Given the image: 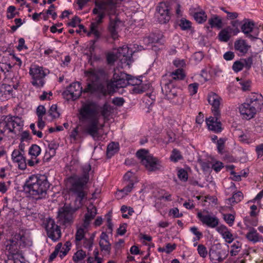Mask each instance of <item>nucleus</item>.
Masks as SVG:
<instances>
[{"label":"nucleus","instance_id":"obj_1","mask_svg":"<svg viewBox=\"0 0 263 263\" xmlns=\"http://www.w3.org/2000/svg\"><path fill=\"white\" fill-rule=\"evenodd\" d=\"M83 174L82 176L74 175L69 178V181L71 184L70 191L76 196V201L79 202L78 208H72L68 205H64L58 211V219L61 224L66 227L70 226L75 218V213L82 205V200L87 196L84 191L86 184L89 180V172L91 170L89 164L85 165L82 167Z\"/></svg>","mask_w":263,"mask_h":263},{"label":"nucleus","instance_id":"obj_2","mask_svg":"<svg viewBox=\"0 0 263 263\" xmlns=\"http://www.w3.org/2000/svg\"><path fill=\"white\" fill-rule=\"evenodd\" d=\"M99 107L92 102L83 104L80 110V120L83 123V133L90 136L96 141L101 138L99 133Z\"/></svg>","mask_w":263,"mask_h":263},{"label":"nucleus","instance_id":"obj_3","mask_svg":"<svg viewBox=\"0 0 263 263\" xmlns=\"http://www.w3.org/2000/svg\"><path fill=\"white\" fill-rule=\"evenodd\" d=\"M118 0H96L95 2V7L92 10V13L97 15L95 18V22L90 24V31L87 34L88 36L92 33L96 37V40L90 41L89 51L91 54L95 49V44L100 36V32L98 30L99 24L102 23L105 15H111L115 12L116 4Z\"/></svg>","mask_w":263,"mask_h":263},{"label":"nucleus","instance_id":"obj_4","mask_svg":"<svg viewBox=\"0 0 263 263\" xmlns=\"http://www.w3.org/2000/svg\"><path fill=\"white\" fill-rule=\"evenodd\" d=\"M50 184L46 176L32 175L26 180L25 187L30 196L35 199L45 197Z\"/></svg>","mask_w":263,"mask_h":263},{"label":"nucleus","instance_id":"obj_5","mask_svg":"<svg viewBox=\"0 0 263 263\" xmlns=\"http://www.w3.org/2000/svg\"><path fill=\"white\" fill-rule=\"evenodd\" d=\"M23 126L22 119L16 116H3L0 119V140L9 133L16 134Z\"/></svg>","mask_w":263,"mask_h":263},{"label":"nucleus","instance_id":"obj_6","mask_svg":"<svg viewBox=\"0 0 263 263\" xmlns=\"http://www.w3.org/2000/svg\"><path fill=\"white\" fill-rule=\"evenodd\" d=\"M102 70L91 69L85 72L86 76L90 82L87 84L86 87L84 89L83 92L85 93H93L98 91L100 88L98 85V81L100 79V75L103 73Z\"/></svg>","mask_w":263,"mask_h":263},{"label":"nucleus","instance_id":"obj_7","mask_svg":"<svg viewBox=\"0 0 263 263\" xmlns=\"http://www.w3.org/2000/svg\"><path fill=\"white\" fill-rule=\"evenodd\" d=\"M128 74L123 72H115L113 75V80L107 84V88L110 91H115L116 89L124 88L128 84Z\"/></svg>","mask_w":263,"mask_h":263},{"label":"nucleus","instance_id":"obj_8","mask_svg":"<svg viewBox=\"0 0 263 263\" xmlns=\"http://www.w3.org/2000/svg\"><path fill=\"white\" fill-rule=\"evenodd\" d=\"M29 73L32 76V84L37 87H43L45 83L46 73L43 67L34 65L30 68Z\"/></svg>","mask_w":263,"mask_h":263},{"label":"nucleus","instance_id":"obj_9","mask_svg":"<svg viewBox=\"0 0 263 263\" xmlns=\"http://www.w3.org/2000/svg\"><path fill=\"white\" fill-rule=\"evenodd\" d=\"M197 216L203 225H205L209 228L217 229L220 226L219 224L220 222L219 218L207 211L198 212Z\"/></svg>","mask_w":263,"mask_h":263},{"label":"nucleus","instance_id":"obj_10","mask_svg":"<svg viewBox=\"0 0 263 263\" xmlns=\"http://www.w3.org/2000/svg\"><path fill=\"white\" fill-rule=\"evenodd\" d=\"M170 9L171 7L167 2L159 4L156 16L160 23L165 24L169 21L171 18Z\"/></svg>","mask_w":263,"mask_h":263},{"label":"nucleus","instance_id":"obj_11","mask_svg":"<svg viewBox=\"0 0 263 263\" xmlns=\"http://www.w3.org/2000/svg\"><path fill=\"white\" fill-rule=\"evenodd\" d=\"M228 255V252L222 249L220 244H217L215 247L209 251V256L213 263L222 262Z\"/></svg>","mask_w":263,"mask_h":263},{"label":"nucleus","instance_id":"obj_12","mask_svg":"<svg viewBox=\"0 0 263 263\" xmlns=\"http://www.w3.org/2000/svg\"><path fill=\"white\" fill-rule=\"evenodd\" d=\"M46 231L48 237L53 241H58L61 237L62 233L60 227L52 219L47 220Z\"/></svg>","mask_w":263,"mask_h":263},{"label":"nucleus","instance_id":"obj_13","mask_svg":"<svg viewBox=\"0 0 263 263\" xmlns=\"http://www.w3.org/2000/svg\"><path fill=\"white\" fill-rule=\"evenodd\" d=\"M241 31L252 41L257 39L259 34V29L255 27L253 21H246L241 26Z\"/></svg>","mask_w":263,"mask_h":263},{"label":"nucleus","instance_id":"obj_14","mask_svg":"<svg viewBox=\"0 0 263 263\" xmlns=\"http://www.w3.org/2000/svg\"><path fill=\"white\" fill-rule=\"evenodd\" d=\"M208 100L209 103L212 106L213 115L217 117L220 116V106L221 105V98L216 93L210 92L208 94Z\"/></svg>","mask_w":263,"mask_h":263},{"label":"nucleus","instance_id":"obj_15","mask_svg":"<svg viewBox=\"0 0 263 263\" xmlns=\"http://www.w3.org/2000/svg\"><path fill=\"white\" fill-rule=\"evenodd\" d=\"M82 91L83 90L81 83L76 82L68 86L64 93L67 97V99L75 100L80 97Z\"/></svg>","mask_w":263,"mask_h":263},{"label":"nucleus","instance_id":"obj_16","mask_svg":"<svg viewBox=\"0 0 263 263\" xmlns=\"http://www.w3.org/2000/svg\"><path fill=\"white\" fill-rule=\"evenodd\" d=\"M136 51V50L134 51L130 50L129 47L126 45L119 48L117 52L119 60L122 63H126L128 65H130L132 62V54Z\"/></svg>","mask_w":263,"mask_h":263},{"label":"nucleus","instance_id":"obj_17","mask_svg":"<svg viewBox=\"0 0 263 263\" xmlns=\"http://www.w3.org/2000/svg\"><path fill=\"white\" fill-rule=\"evenodd\" d=\"M142 164L146 170L150 172L160 170L162 167L161 162L157 158L151 155L148 157L146 160H143Z\"/></svg>","mask_w":263,"mask_h":263},{"label":"nucleus","instance_id":"obj_18","mask_svg":"<svg viewBox=\"0 0 263 263\" xmlns=\"http://www.w3.org/2000/svg\"><path fill=\"white\" fill-rule=\"evenodd\" d=\"M163 93L168 100H172L177 96L178 89L174 87L172 80H169L168 82L165 83L162 87Z\"/></svg>","mask_w":263,"mask_h":263},{"label":"nucleus","instance_id":"obj_19","mask_svg":"<svg viewBox=\"0 0 263 263\" xmlns=\"http://www.w3.org/2000/svg\"><path fill=\"white\" fill-rule=\"evenodd\" d=\"M220 116H213L206 119V123L210 130L213 131L216 133H220L222 131L221 122L218 121Z\"/></svg>","mask_w":263,"mask_h":263},{"label":"nucleus","instance_id":"obj_20","mask_svg":"<svg viewBox=\"0 0 263 263\" xmlns=\"http://www.w3.org/2000/svg\"><path fill=\"white\" fill-rule=\"evenodd\" d=\"M257 112L263 109V98L260 95L252 94L247 100Z\"/></svg>","mask_w":263,"mask_h":263},{"label":"nucleus","instance_id":"obj_21","mask_svg":"<svg viewBox=\"0 0 263 263\" xmlns=\"http://www.w3.org/2000/svg\"><path fill=\"white\" fill-rule=\"evenodd\" d=\"M239 111L246 119L253 118L257 113L247 101L239 107Z\"/></svg>","mask_w":263,"mask_h":263},{"label":"nucleus","instance_id":"obj_22","mask_svg":"<svg viewBox=\"0 0 263 263\" xmlns=\"http://www.w3.org/2000/svg\"><path fill=\"white\" fill-rule=\"evenodd\" d=\"M216 231L221 235L225 242L231 243L234 240V236L230 230L224 224H221L217 228Z\"/></svg>","mask_w":263,"mask_h":263},{"label":"nucleus","instance_id":"obj_23","mask_svg":"<svg viewBox=\"0 0 263 263\" xmlns=\"http://www.w3.org/2000/svg\"><path fill=\"white\" fill-rule=\"evenodd\" d=\"M108 236L105 232H102L100 236L99 246L102 251L109 254L111 251V243L108 240Z\"/></svg>","mask_w":263,"mask_h":263},{"label":"nucleus","instance_id":"obj_24","mask_svg":"<svg viewBox=\"0 0 263 263\" xmlns=\"http://www.w3.org/2000/svg\"><path fill=\"white\" fill-rule=\"evenodd\" d=\"M12 159L17 162L20 168L23 170L26 167V159L23 154L18 149H14L12 154Z\"/></svg>","mask_w":263,"mask_h":263},{"label":"nucleus","instance_id":"obj_25","mask_svg":"<svg viewBox=\"0 0 263 263\" xmlns=\"http://www.w3.org/2000/svg\"><path fill=\"white\" fill-rule=\"evenodd\" d=\"M97 214V209L93 205H89L87 212L85 214L83 227L87 228L90 222L95 217Z\"/></svg>","mask_w":263,"mask_h":263},{"label":"nucleus","instance_id":"obj_26","mask_svg":"<svg viewBox=\"0 0 263 263\" xmlns=\"http://www.w3.org/2000/svg\"><path fill=\"white\" fill-rule=\"evenodd\" d=\"M48 148L46 149L45 157L46 159L49 160L56 154V150L59 147V144L56 141L52 140L51 141H47Z\"/></svg>","mask_w":263,"mask_h":263},{"label":"nucleus","instance_id":"obj_27","mask_svg":"<svg viewBox=\"0 0 263 263\" xmlns=\"http://www.w3.org/2000/svg\"><path fill=\"white\" fill-rule=\"evenodd\" d=\"M248 230L246 235V238L248 241L255 243L262 240V237L254 228L250 227Z\"/></svg>","mask_w":263,"mask_h":263},{"label":"nucleus","instance_id":"obj_28","mask_svg":"<svg viewBox=\"0 0 263 263\" xmlns=\"http://www.w3.org/2000/svg\"><path fill=\"white\" fill-rule=\"evenodd\" d=\"M234 47L236 50L245 54L248 52L250 46L247 44L245 40H238L235 42Z\"/></svg>","mask_w":263,"mask_h":263},{"label":"nucleus","instance_id":"obj_29","mask_svg":"<svg viewBox=\"0 0 263 263\" xmlns=\"http://www.w3.org/2000/svg\"><path fill=\"white\" fill-rule=\"evenodd\" d=\"M162 37L160 33H152L143 39V42L145 45H149L150 44L159 42Z\"/></svg>","mask_w":263,"mask_h":263},{"label":"nucleus","instance_id":"obj_30","mask_svg":"<svg viewBox=\"0 0 263 263\" xmlns=\"http://www.w3.org/2000/svg\"><path fill=\"white\" fill-rule=\"evenodd\" d=\"M135 80V83H132V85L134 86L132 90L133 92L135 93H141L144 92L146 90V86L142 84V81L141 80Z\"/></svg>","mask_w":263,"mask_h":263},{"label":"nucleus","instance_id":"obj_31","mask_svg":"<svg viewBox=\"0 0 263 263\" xmlns=\"http://www.w3.org/2000/svg\"><path fill=\"white\" fill-rule=\"evenodd\" d=\"M119 150V144L118 143L111 142L109 143L107 148V156L108 158L112 157L115 154L118 152Z\"/></svg>","mask_w":263,"mask_h":263},{"label":"nucleus","instance_id":"obj_32","mask_svg":"<svg viewBox=\"0 0 263 263\" xmlns=\"http://www.w3.org/2000/svg\"><path fill=\"white\" fill-rule=\"evenodd\" d=\"M243 198V194L240 192H237L233 194L232 197L229 198L228 200L231 205L234 204L239 202Z\"/></svg>","mask_w":263,"mask_h":263},{"label":"nucleus","instance_id":"obj_33","mask_svg":"<svg viewBox=\"0 0 263 263\" xmlns=\"http://www.w3.org/2000/svg\"><path fill=\"white\" fill-rule=\"evenodd\" d=\"M208 22L211 27L220 28L221 27V20L217 15L211 17L209 18Z\"/></svg>","mask_w":263,"mask_h":263},{"label":"nucleus","instance_id":"obj_34","mask_svg":"<svg viewBox=\"0 0 263 263\" xmlns=\"http://www.w3.org/2000/svg\"><path fill=\"white\" fill-rule=\"evenodd\" d=\"M242 247V243L239 241H235L233 244L231 246V250L230 251V254L231 256H236L240 251Z\"/></svg>","mask_w":263,"mask_h":263},{"label":"nucleus","instance_id":"obj_35","mask_svg":"<svg viewBox=\"0 0 263 263\" xmlns=\"http://www.w3.org/2000/svg\"><path fill=\"white\" fill-rule=\"evenodd\" d=\"M41 152V149L39 146L33 144L29 148V154L35 159L40 154Z\"/></svg>","mask_w":263,"mask_h":263},{"label":"nucleus","instance_id":"obj_36","mask_svg":"<svg viewBox=\"0 0 263 263\" xmlns=\"http://www.w3.org/2000/svg\"><path fill=\"white\" fill-rule=\"evenodd\" d=\"M194 18L198 23H202L206 20L207 16L204 11L195 12L194 14Z\"/></svg>","mask_w":263,"mask_h":263},{"label":"nucleus","instance_id":"obj_37","mask_svg":"<svg viewBox=\"0 0 263 263\" xmlns=\"http://www.w3.org/2000/svg\"><path fill=\"white\" fill-rule=\"evenodd\" d=\"M172 79L175 80H183L185 77L183 69L178 68L171 73Z\"/></svg>","mask_w":263,"mask_h":263},{"label":"nucleus","instance_id":"obj_38","mask_svg":"<svg viewBox=\"0 0 263 263\" xmlns=\"http://www.w3.org/2000/svg\"><path fill=\"white\" fill-rule=\"evenodd\" d=\"M86 229L83 227V228L81 227L77 229L75 236V240L77 242L85 239L84 236L86 233Z\"/></svg>","mask_w":263,"mask_h":263},{"label":"nucleus","instance_id":"obj_39","mask_svg":"<svg viewBox=\"0 0 263 263\" xmlns=\"http://www.w3.org/2000/svg\"><path fill=\"white\" fill-rule=\"evenodd\" d=\"M137 157L140 160L142 164L143 163L144 160H146L148 157L151 155L149 154L148 152L144 149H141L138 151L136 153Z\"/></svg>","mask_w":263,"mask_h":263},{"label":"nucleus","instance_id":"obj_40","mask_svg":"<svg viewBox=\"0 0 263 263\" xmlns=\"http://www.w3.org/2000/svg\"><path fill=\"white\" fill-rule=\"evenodd\" d=\"M110 110V106L107 103L104 104V105L101 108V114L104 119H106L109 116Z\"/></svg>","mask_w":263,"mask_h":263},{"label":"nucleus","instance_id":"obj_41","mask_svg":"<svg viewBox=\"0 0 263 263\" xmlns=\"http://www.w3.org/2000/svg\"><path fill=\"white\" fill-rule=\"evenodd\" d=\"M223 218L224 221L230 227L234 224L235 216L232 214H223Z\"/></svg>","mask_w":263,"mask_h":263},{"label":"nucleus","instance_id":"obj_42","mask_svg":"<svg viewBox=\"0 0 263 263\" xmlns=\"http://www.w3.org/2000/svg\"><path fill=\"white\" fill-rule=\"evenodd\" d=\"M62 243L61 242L58 243L55 247L54 251L50 254L49 258V261H52L59 254L60 251L62 248Z\"/></svg>","mask_w":263,"mask_h":263},{"label":"nucleus","instance_id":"obj_43","mask_svg":"<svg viewBox=\"0 0 263 263\" xmlns=\"http://www.w3.org/2000/svg\"><path fill=\"white\" fill-rule=\"evenodd\" d=\"M94 236H91L89 239L85 238L83 240V247L87 249L89 251L91 250L93 244Z\"/></svg>","mask_w":263,"mask_h":263},{"label":"nucleus","instance_id":"obj_44","mask_svg":"<svg viewBox=\"0 0 263 263\" xmlns=\"http://www.w3.org/2000/svg\"><path fill=\"white\" fill-rule=\"evenodd\" d=\"M171 160L174 162H177L182 159L180 152L176 149H174L170 157Z\"/></svg>","mask_w":263,"mask_h":263},{"label":"nucleus","instance_id":"obj_45","mask_svg":"<svg viewBox=\"0 0 263 263\" xmlns=\"http://www.w3.org/2000/svg\"><path fill=\"white\" fill-rule=\"evenodd\" d=\"M230 37L229 32L226 29L221 30L219 34V40L221 41L227 42Z\"/></svg>","mask_w":263,"mask_h":263},{"label":"nucleus","instance_id":"obj_46","mask_svg":"<svg viewBox=\"0 0 263 263\" xmlns=\"http://www.w3.org/2000/svg\"><path fill=\"white\" fill-rule=\"evenodd\" d=\"M177 175L179 179L182 181L186 182L188 179L187 172L184 169H180L178 171Z\"/></svg>","mask_w":263,"mask_h":263},{"label":"nucleus","instance_id":"obj_47","mask_svg":"<svg viewBox=\"0 0 263 263\" xmlns=\"http://www.w3.org/2000/svg\"><path fill=\"white\" fill-rule=\"evenodd\" d=\"M197 251L200 256L202 258L206 257L208 255V251L206 248L203 245L200 244L198 246Z\"/></svg>","mask_w":263,"mask_h":263},{"label":"nucleus","instance_id":"obj_48","mask_svg":"<svg viewBox=\"0 0 263 263\" xmlns=\"http://www.w3.org/2000/svg\"><path fill=\"white\" fill-rule=\"evenodd\" d=\"M48 112L52 118H57L60 116V113L57 110V106L55 104H53L51 106Z\"/></svg>","mask_w":263,"mask_h":263},{"label":"nucleus","instance_id":"obj_49","mask_svg":"<svg viewBox=\"0 0 263 263\" xmlns=\"http://www.w3.org/2000/svg\"><path fill=\"white\" fill-rule=\"evenodd\" d=\"M86 253L82 250L78 251L73 256V258L75 260L80 261L83 260L86 256Z\"/></svg>","mask_w":263,"mask_h":263},{"label":"nucleus","instance_id":"obj_50","mask_svg":"<svg viewBox=\"0 0 263 263\" xmlns=\"http://www.w3.org/2000/svg\"><path fill=\"white\" fill-rule=\"evenodd\" d=\"M190 231L196 236L194 241L199 240L202 236V233L198 231V228L196 227H191Z\"/></svg>","mask_w":263,"mask_h":263},{"label":"nucleus","instance_id":"obj_51","mask_svg":"<svg viewBox=\"0 0 263 263\" xmlns=\"http://www.w3.org/2000/svg\"><path fill=\"white\" fill-rule=\"evenodd\" d=\"M134 184V183L133 181H130L123 189L120 191V192L124 193L125 195H127L128 193L130 192L133 189Z\"/></svg>","mask_w":263,"mask_h":263},{"label":"nucleus","instance_id":"obj_52","mask_svg":"<svg viewBox=\"0 0 263 263\" xmlns=\"http://www.w3.org/2000/svg\"><path fill=\"white\" fill-rule=\"evenodd\" d=\"M243 67L247 69H249L253 64V58L252 57H249L245 59L242 60Z\"/></svg>","mask_w":263,"mask_h":263},{"label":"nucleus","instance_id":"obj_53","mask_svg":"<svg viewBox=\"0 0 263 263\" xmlns=\"http://www.w3.org/2000/svg\"><path fill=\"white\" fill-rule=\"evenodd\" d=\"M198 84L196 83L191 84L188 86V89L191 95H194L197 92Z\"/></svg>","mask_w":263,"mask_h":263},{"label":"nucleus","instance_id":"obj_54","mask_svg":"<svg viewBox=\"0 0 263 263\" xmlns=\"http://www.w3.org/2000/svg\"><path fill=\"white\" fill-rule=\"evenodd\" d=\"M180 27L183 30H187L191 28V22L186 20L181 19L180 20V23L179 24Z\"/></svg>","mask_w":263,"mask_h":263},{"label":"nucleus","instance_id":"obj_55","mask_svg":"<svg viewBox=\"0 0 263 263\" xmlns=\"http://www.w3.org/2000/svg\"><path fill=\"white\" fill-rule=\"evenodd\" d=\"M243 67L242 61H236L233 65V69L236 72L241 70Z\"/></svg>","mask_w":263,"mask_h":263},{"label":"nucleus","instance_id":"obj_56","mask_svg":"<svg viewBox=\"0 0 263 263\" xmlns=\"http://www.w3.org/2000/svg\"><path fill=\"white\" fill-rule=\"evenodd\" d=\"M46 113V109L43 105H40L36 109V115L38 118H43V116Z\"/></svg>","mask_w":263,"mask_h":263},{"label":"nucleus","instance_id":"obj_57","mask_svg":"<svg viewBox=\"0 0 263 263\" xmlns=\"http://www.w3.org/2000/svg\"><path fill=\"white\" fill-rule=\"evenodd\" d=\"M15 7L13 6H10L8 8L7 17L8 19H11L15 16Z\"/></svg>","mask_w":263,"mask_h":263},{"label":"nucleus","instance_id":"obj_58","mask_svg":"<svg viewBox=\"0 0 263 263\" xmlns=\"http://www.w3.org/2000/svg\"><path fill=\"white\" fill-rule=\"evenodd\" d=\"M117 59H119L117 53H109L107 56V60L109 64H113Z\"/></svg>","mask_w":263,"mask_h":263},{"label":"nucleus","instance_id":"obj_59","mask_svg":"<svg viewBox=\"0 0 263 263\" xmlns=\"http://www.w3.org/2000/svg\"><path fill=\"white\" fill-rule=\"evenodd\" d=\"M223 167V165L222 162L217 161L216 163L213 164L212 166V168L216 172H219L222 168Z\"/></svg>","mask_w":263,"mask_h":263},{"label":"nucleus","instance_id":"obj_60","mask_svg":"<svg viewBox=\"0 0 263 263\" xmlns=\"http://www.w3.org/2000/svg\"><path fill=\"white\" fill-rule=\"evenodd\" d=\"M80 22V19L78 16H74L68 25L72 27H76Z\"/></svg>","mask_w":263,"mask_h":263},{"label":"nucleus","instance_id":"obj_61","mask_svg":"<svg viewBox=\"0 0 263 263\" xmlns=\"http://www.w3.org/2000/svg\"><path fill=\"white\" fill-rule=\"evenodd\" d=\"M124 102V100L122 98H115L112 100V103L117 106H122Z\"/></svg>","mask_w":263,"mask_h":263},{"label":"nucleus","instance_id":"obj_62","mask_svg":"<svg viewBox=\"0 0 263 263\" xmlns=\"http://www.w3.org/2000/svg\"><path fill=\"white\" fill-rule=\"evenodd\" d=\"M176 247V245L175 243H174L173 245H172L171 243L166 244V245L165 247V250H166V253H170L172 252L173 250H174L175 249Z\"/></svg>","mask_w":263,"mask_h":263},{"label":"nucleus","instance_id":"obj_63","mask_svg":"<svg viewBox=\"0 0 263 263\" xmlns=\"http://www.w3.org/2000/svg\"><path fill=\"white\" fill-rule=\"evenodd\" d=\"M224 59L227 60H232L234 58V54L232 51H228L223 55Z\"/></svg>","mask_w":263,"mask_h":263},{"label":"nucleus","instance_id":"obj_64","mask_svg":"<svg viewBox=\"0 0 263 263\" xmlns=\"http://www.w3.org/2000/svg\"><path fill=\"white\" fill-rule=\"evenodd\" d=\"M256 151L258 157H261L263 155V143L256 147Z\"/></svg>","mask_w":263,"mask_h":263}]
</instances>
